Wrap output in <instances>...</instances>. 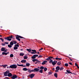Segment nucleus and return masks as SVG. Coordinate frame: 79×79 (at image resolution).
<instances>
[{
  "label": "nucleus",
  "mask_w": 79,
  "mask_h": 79,
  "mask_svg": "<svg viewBox=\"0 0 79 79\" xmlns=\"http://www.w3.org/2000/svg\"><path fill=\"white\" fill-rule=\"evenodd\" d=\"M37 62H35V64H37Z\"/></svg>",
  "instance_id": "nucleus-64"
},
{
  "label": "nucleus",
  "mask_w": 79,
  "mask_h": 79,
  "mask_svg": "<svg viewBox=\"0 0 79 79\" xmlns=\"http://www.w3.org/2000/svg\"><path fill=\"white\" fill-rule=\"evenodd\" d=\"M28 57L27 56H24V59H27Z\"/></svg>",
  "instance_id": "nucleus-34"
},
{
  "label": "nucleus",
  "mask_w": 79,
  "mask_h": 79,
  "mask_svg": "<svg viewBox=\"0 0 79 79\" xmlns=\"http://www.w3.org/2000/svg\"><path fill=\"white\" fill-rule=\"evenodd\" d=\"M68 57L69 59L71 61H73V60L72 59H71V58L70 57H69L68 56Z\"/></svg>",
  "instance_id": "nucleus-48"
},
{
  "label": "nucleus",
  "mask_w": 79,
  "mask_h": 79,
  "mask_svg": "<svg viewBox=\"0 0 79 79\" xmlns=\"http://www.w3.org/2000/svg\"><path fill=\"white\" fill-rule=\"evenodd\" d=\"M23 71H27V70H28V69L26 68H23Z\"/></svg>",
  "instance_id": "nucleus-21"
},
{
  "label": "nucleus",
  "mask_w": 79,
  "mask_h": 79,
  "mask_svg": "<svg viewBox=\"0 0 79 79\" xmlns=\"http://www.w3.org/2000/svg\"><path fill=\"white\" fill-rule=\"evenodd\" d=\"M21 63H26V60H22L21 61Z\"/></svg>",
  "instance_id": "nucleus-14"
},
{
  "label": "nucleus",
  "mask_w": 79,
  "mask_h": 79,
  "mask_svg": "<svg viewBox=\"0 0 79 79\" xmlns=\"http://www.w3.org/2000/svg\"><path fill=\"white\" fill-rule=\"evenodd\" d=\"M30 64L29 63H27L26 64V66H30Z\"/></svg>",
  "instance_id": "nucleus-27"
},
{
  "label": "nucleus",
  "mask_w": 79,
  "mask_h": 79,
  "mask_svg": "<svg viewBox=\"0 0 79 79\" xmlns=\"http://www.w3.org/2000/svg\"><path fill=\"white\" fill-rule=\"evenodd\" d=\"M47 68L46 67L44 68V71L45 72L47 71Z\"/></svg>",
  "instance_id": "nucleus-24"
},
{
  "label": "nucleus",
  "mask_w": 79,
  "mask_h": 79,
  "mask_svg": "<svg viewBox=\"0 0 79 79\" xmlns=\"http://www.w3.org/2000/svg\"><path fill=\"white\" fill-rule=\"evenodd\" d=\"M14 38V37H13V35H11L10 36H8L7 37H5L4 39H6V40H9V41H10V40H11V38Z\"/></svg>",
  "instance_id": "nucleus-2"
},
{
  "label": "nucleus",
  "mask_w": 79,
  "mask_h": 79,
  "mask_svg": "<svg viewBox=\"0 0 79 79\" xmlns=\"http://www.w3.org/2000/svg\"><path fill=\"white\" fill-rule=\"evenodd\" d=\"M59 60H62V58H58V59Z\"/></svg>",
  "instance_id": "nucleus-56"
},
{
  "label": "nucleus",
  "mask_w": 79,
  "mask_h": 79,
  "mask_svg": "<svg viewBox=\"0 0 79 79\" xmlns=\"http://www.w3.org/2000/svg\"><path fill=\"white\" fill-rule=\"evenodd\" d=\"M54 61L55 62V63H56V64L57 63V62H58L57 61H55L54 60Z\"/></svg>",
  "instance_id": "nucleus-57"
},
{
  "label": "nucleus",
  "mask_w": 79,
  "mask_h": 79,
  "mask_svg": "<svg viewBox=\"0 0 79 79\" xmlns=\"http://www.w3.org/2000/svg\"><path fill=\"white\" fill-rule=\"evenodd\" d=\"M64 65L65 66L67 67L68 66V63H66Z\"/></svg>",
  "instance_id": "nucleus-36"
},
{
  "label": "nucleus",
  "mask_w": 79,
  "mask_h": 79,
  "mask_svg": "<svg viewBox=\"0 0 79 79\" xmlns=\"http://www.w3.org/2000/svg\"><path fill=\"white\" fill-rule=\"evenodd\" d=\"M28 72H30V73H31V70L29 69H28L27 70Z\"/></svg>",
  "instance_id": "nucleus-41"
},
{
  "label": "nucleus",
  "mask_w": 79,
  "mask_h": 79,
  "mask_svg": "<svg viewBox=\"0 0 79 79\" xmlns=\"http://www.w3.org/2000/svg\"><path fill=\"white\" fill-rule=\"evenodd\" d=\"M46 63H47V61L46 60H44L43 61V62L42 63V64L43 65H44Z\"/></svg>",
  "instance_id": "nucleus-11"
},
{
  "label": "nucleus",
  "mask_w": 79,
  "mask_h": 79,
  "mask_svg": "<svg viewBox=\"0 0 79 79\" xmlns=\"http://www.w3.org/2000/svg\"><path fill=\"white\" fill-rule=\"evenodd\" d=\"M15 47H19L18 44H15Z\"/></svg>",
  "instance_id": "nucleus-46"
},
{
  "label": "nucleus",
  "mask_w": 79,
  "mask_h": 79,
  "mask_svg": "<svg viewBox=\"0 0 79 79\" xmlns=\"http://www.w3.org/2000/svg\"><path fill=\"white\" fill-rule=\"evenodd\" d=\"M32 61L33 62H35V61H36L37 59H33L32 60Z\"/></svg>",
  "instance_id": "nucleus-28"
},
{
  "label": "nucleus",
  "mask_w": 79,
  "mask_h": 79,
  "mask_svg": "<svg viewBox=\"0 0 79 79\" xmlns=\"http://www.w3.org/2000/svg\"><path fill=\"white\" fill-rule=\"evenodd\" d=\"M27 51H28V52H30L31 53V51L32 50H31V49H27Z\"/></svg>",
  "instance_id": "nucleus-20"
},
{
  "label": "nucleus",
  "mask_w": 79,
  "mask_h": 79,
  "mask_svg": "<svg viewBox=\"0 0 79 79\" xmlns=\"http://www.w3.org/2000/svg\"><path fill=\"white\" fill-rule=\"evenodd\" d=\"M31 72H35V71L34 70H34H33H33H31Z\"/></svg>",
  "instance_id": "nucleus-51"
},
{
  "label": "nucleus",
  "mask_w": 79,
  "mask_h": 79,
  "mask_svg": "<svg viewBox=\"0 0 79 79\" xmlns=\"http://www.w3.org/2000/svg\"><path fill=\"white\" fill-rule=\"evenodd\" d=\"M22 67H26V65H23V66Z\"/></svg>",
  "instance_id": "nucleus-60"
},
{
  "label": "nucleus",
  "mask_w": 79,
  "mask_h": 79,
  "mask_svg": "<svg viewBox=\"0 0 79 79\" xmlns=\"http://www.w3.org/2000/svg\"><path fill=\"white\" fill-rule=\"evenodd\" d=\"M0 39L2 40V42H3V41H4V40H3V38H0Z\"/></svg>",
  "instance_id": "nucleus-42"
},
{
  "label": "nucleus",
  "mask_w": 79,
  "mask_h": 79,
  "mask_svg": "<svg viewBox=\"0 0 79 79\" xmlns=\"http://www.w3.org/2000/svg\"><path fill=\"white\" fill-rule=\"evenodd\" d=\"M38 58H42V55H40L38 57Z\"/></svg>",
  "instance_id": "nucleus-49"
},
{
  "label": "nucleus",
  "mask_w": 79,
  "mask_h": 79,
  "mask_svg": "<svg viewBox=\"0 0 79 79\" xmlns=\"http://www.w3.org/2000/svg\"><path fill=\"white\" fill-rule=\"evenodd\" d=\"M9 73L10 71H9V70L6 71V72H4L3 73L4 76H8V73Z\"/></svg>",
  "instance_id": "nucleus-4"
},
{
  "label": "nucleus",
  "mask_w": 79,
  "mask_h": 79,
  "mask_svg": "<svg viewBox=\"0 0 79 79\" xmlns=\"http://www.w3.org/2000/svg\"><path fill=\"white\" fill-rule=\"evenodd\" d=\"M13 42H14V44H16L17 43V42L15 41H13Z\"/></svg>",
  "instance_id": "nucleus-47"
},
{
  "label": "nucleus",
  "mask_w": 79,
  "mask_h": 79,
  "mask_svg": "<svg viewBox=\"0 0 79 79\" xmlns=\"http://www.w3.org/2000/svg\"><path fill=\"white\" fill-rule=\"evenodd\" d=\"M8 47L9 48H11L12 47V46L11 44H9L8 45Z\"/></svg>",
  "instance_id": "nucleus-26"
},
{
  "label": "nucleus",
  "mask_w": 79,
  "mask_h": 79,
  "mask_svg": "<svg viewBox=\"0 0 79 79\" xmlns=\"http://www.w3.org/2000/svg\"><path fill=\"white\" fill-rule=\"evenodd\" d=\"M50 58V59H53V57H51V56H49Z\"/></svg>",
  "instance_id": "nucleus-58"
},
{
  "label": "nucleus",
  "mask_w": 79,
  "mask_h": 79,
  "mask_svg": "<svg viewBox=\"0 0 79 79\" xmlns=\"http://www.w3.org/2000/svg\"><path fill=\"white\" fill-rule=\"evenodd\" d=\"M7 76H8V77H11L12 76V74H11V73H9L7 75Z\"/></svg>",
  "instance_id": "nucleus-9"
},
{
  "label": "nucleus",
  "mask_w": 79,
  "mask_h": 79,
  "mask_svg": "<svg viewBox=\"0 0 79 79\" xmlns=\"http://www.w3.org/2000/svg\"><path fill=\"white\" fill-rule=\"evenodd\" d=\"M1 45H2V46H5L6 45L5 43L4 42V43H2Z\"/></svg>",
  "instance_id": "nucleus-38"
},
{
  "label": "nucleus",
  "mask_w": 79,
  "mask_h": 79,
  "mask_svg": "<svg viewBox=\"0 0 79 79\" xmlns=\"http://www.w3.org/2000/svg\"><path fill=\"white\" fill-rule=\"evenodd\" d=\"M13 44H14V43L12 42H11L10 43V45H13Z\"/></svg>",
  "instance_id": "nucleus-29"
},
{
  "label": "nucleus",
  "mask_w": 79,
  "mask_h": 79,
  "mask_svg": "<svg viewBox=\"0 0 79 79\" xmlns=\"http://www.w3.org/2000/svg\"><path fill=\"white\" fill-rule=\"evenodd\" d=\"M54 76L56 78H57L58 77V74H57V73H55L54 74Z\"/></svg>",
  "instance_id": "nucleus-15"
},
{
  "label": "nucleus",
  "mask_w": 79,
  "mask_h": 79,
  "mask_svg": "<svg viewBox=\"0 0 79 79\" xmlns=\"http://www.w3.org/2000/svg\"><path fill=\"white\" fill-rule=\"evenodd\" d=\"M52 64L53 65H55V64H56V63H55V61H52Z\"/></svg>",
  "instance_id": "nucleus-23"
},
{
  "label": "nucleus",
  "mask_w": 79,
  "mask_h": 79,
  "mask_svg": "<svg viewBox=\"0 0 79 79\" xmlns=\"http://www.w3.org/2000/svg\"><path fill=\"white\" fill-rule=\"evenodd\" d=\"M64 68L63 67H60V71H62L63 69H64Z\"/></svg>",
  "instance_id": "nucleus-33"
},
{
  "label": "nucleus",
  "mask_w": 79,
  "mask_h": 79,
  "mask_svg": "<svg viewBox=\"0 0 79 79\" xmlns=\"http://www.w3.org/2000/svg\"><path fill=\"white\" fill-rule=\"evenodd\" d=\"M17 65L19 66H23V64H22L21 65H19V64H17Z\"/></svg>",
  "instance_id": "nucleus-35"
},
{
  "label": "nucleus",
  "mask_w": 79,
  "mask_h": 79,
  "mask_svg": "<svg viewBox=\"0 0 79 79\" xmlns=\"http://www.w3.org/2000/svg\"><path fill=\"white\" fill-rule=\"evenodd\" d=\"M9 52H8L7 53L3 52H2V54L3 55H6L7 54H9Z\"/></svg>",
  "instance_id": "nucleus-10"
},
{
  "label": "nucleus",
  "mask_w": 79,
  "mask_h": 79,
  "mask_svg": "<svg viewBox=\"0 0 79 79\" xmlns=\"http://www.w3.org/2000/svg\"><path fill=\"white\" fill-rule=\"evenodd\" d=\"M69 64L71 65V66H73V63H72L71 62H69Z\"/></svg>",
  "instance_id": "nucleus-45"
},
{
  "label": "nucleus",
  "mask_w": 79,
  "mask_h": 79,
  "mask_svg": "<svg viewBox=\"0 0 79 79\" xmlns=\"http://www.w3.org/2000/svg\"><path fill=\"white\" fill-rule=\"evenodd\" d=\"M24 55V54H23L22 53H21L20 54V56H23Z\"/></svg>",
  "instance_id": "nucleus-40"
},
{
  "label": "nucleus",
  "mask_w": 79,
  "mask_h": 79,
  "mask_svg": "<svg viewBox=\"0 0 79 79\" xmlns=\"http://www.w3.org/2000/svg\"><path fill=\"white\" fill-rule=\"evenodd\" d=\"M8 66V65H1V66H3V67L4 68H5L6 66Z\"/></svg>",
  "instance_id": "nucleus-18"
},
{
  "label": "nucleus",
  "mask_w": 79,
  "mask_h": 79,
  "mask_svg": "<svg viewBox=\"0 0 79 79\" xmlns=\"http://www.w3.org/2000/svg\"><path fill=\"white\" fill-rule=\"evenodd\" d=\"M12 77H10V78L12 79H16V78H17L18 77H17V75H12Z\"/></svg>",
  "instance_id": "nucleus-5"
},
{
  "label": "nucleus",
  "mask_w": 79,
  "mask_h": 79,
  "mask_svg": "<svg viewBox=\"0 0 79 79\" xmlns=\"http://www.w3.org/2000/svg\"><path fill=\"white\" fill-rule=\"evenodd\" d=\"M18 47H16V46H15L14 47V50H17V49H18Z\"/></svg>",
  "instance_id": "nucleus-25"
},
{
  "label": "nucleus",
  "mask_w": 79,
  "mask_h": 79,
  "mask_svg": "<svg viewBox=\"0 0 79 79\" xmlns=\"http://www.w3.org/2000/svg\"><path fill=\"white\" fill-rule=\"evenodd\" d=\"M34 76H35V74L33 73H32L31 74L29 75V77H30L31 79H32V78H33V77H34Z\"/></svg>",
  "instance_id": "nucleus-6"
},
{
  "label": "nucleus",
  "mask_w": 79,
  "mask_h": 79,
  "mask_svg": "<svg viewBox=\"0 0 79 79\" xmlns=\"http://www.w3.org/2000/svg\"><path fill=\"white\" fill-rule=\"evenodd\" d=\"M52 59L50 58V57H48V58H47L46 59V60H47V61H50Z\"/></svg>",
  "instance_id": "nucleus-13"
},
{
  "label": "nucleus",
  "mask_w": 79,
  "mask_h": 79,
  "mask_svg": "<svg viewBox=\"0 0 79 79\" xmlns=\"http://www.w3.org/2000/svg\"><path fill=\"white\" fill-rule=\"evenodd\" d=\"M32 59H35V58H36L35 57V55H33V56L31 57Z\"/></svg>",
  "instance_id": "nucleus-19"
},
{
  "label": "nucleus",
  "mask_w": 79,
  "mask_h": 79,
  "mask_svg": "<svg viewBox=\"0 0 79 79\" xmlns=\"http://www.w3.org/2000/svg\"><path fill=\"white\" fill-rule=\"evenodd\" d=\"M39 72L40 73H43V70H40L39 71Z\"/></svg>",
  "instance_id": "nucleus-32"
},
{
  "label": "nucleus",
  "mask_w": 79,
  "mask_h": 79,
  "mask_svg": "<svg viewBox=\"0 0 79 79\" xmlns=\"http://www.w3.org/2000/svg\"><path fill=\"white\" fill-rule=\"evenodd\" d=\"M40 69H41V70H43L44 69V66H41L40 67Z\"/></svg>",
  "instance_id": "nucleus-22"
},
{
  "label": "nucleus",
  "mask_w": 79,
  "mask_h": 79,
  "mask_svg": "<svg viewBox=\"0 0 79 79\" xmlns=\"http://www.w3.org/2000/svg\"><path fill=\"white\" fill-rule=\"evenodd\" d=\"M35 72H39V71L40 70L39 69L36 68L34 69Z\"/></svg>",
  "instance_id": "nucleus-8"
},
{
  "label": "nucleus",
  "mask_w": 79,
  "mask_h": 79,
  "mask_svg": "<svg viewBox=\"0 0 79 79\" xmlns=\"http://www.w3.org/2000/svg\"><path fill=\"white\" fill-rule=\"evenodd\" d=\"M60 67L58 66H57L56 68V70H60Z\"/></svg>",
  "instance_id": "nucleus-16"
},
{
  "label": "nucleus",
  "mask_w": 79,
  "mask_h": 79,
  "mask_svg": "<svg viewBox=\"0 0 79 79\" xmlns=\"http://www.w3.org/2000/svg\"><path fill=\"white\" fill-rule=\"evenodd\" d=\"M34 55L35 56V58H36V57H37L38 56H39V55H37L35 54Z\"/></svg>",
  "instance_id": "nucleus-50"
},
{
  "label": "nucleus",
  "mask_w": 79,
  "mask_h": 79,
  "mask_svg": "<svg viewBox=\"0 0 79 79\" xmlns=\"http://www.w3.org/2000/svg\"><path fill=\"white\" fill-rule=\"evenodd\" d=\"M67 73H68L69 74H72L71 72H70V70H66Z\"/></svg>",
  "instance_id": "nucleus-12"
},
{
  "label": "nucleus",
  "mask_w": 79,
  "mask_h": 79,
  "mask_svg": "<svg viewBox=\"0 0 79 79\" xmlns=\"http://www.w3.org/2000/svg\"><path fill=\"white\" fill-rule=\"evenodd\" d=\"M37 53H38V54H39V53H40L39 52H37Z\"/></svg>",
  "instance_id": "nucleus-63"
},
{
  "label": "nucleus",
  "mask_w": 79,
  "mask_h": 79,
  "mask_svg": "<svg viewBox=\"0 0 79 79\" xmlns=\"http://www.w3.org/2000/svg\"><path fill=\"white\" fill-rule=\"evenodd\" d=\"M7 68L10 69V68H14V69H16L17 68V65L15 64H13L12 65H10V67L7 66Z\"/></svg>",
  "instance_id": "nucleus-1"
},
{
  "label": "nucleus",
  "mask_w": 79,
  "mask_h": 79,
  "mask_svg": "<svg viewBox=\"0 0 79 79\" xmlns=\"http://www.w3.org/2000/svg\"><path fill=\"white\" fill-rule=\"evenodd\" d=\"M53 62V60H51L49 61V63H52V62Z\"/></svg>",
  "instance_id": "nucleus-37"
},
{
  "label": "nucleus",
  "mask_w": 79,
  "mask_h": 79,
  "mask_svg": "<svg viewBox=\"0 0 79 79\" xmlns=\"http://www.w3.org/2000/svg\"><path fill=\"white\" fill-rule=\"evenodd\" d=\"M13 56H14L13 54H10V57L11 58H12L13 57Z\"/></svg>",
  "instance_id": "nucleus-30"
},
{
  "label": "nucleus",
  "mask_w": 79,
  "mask_h": 79,
  "mask_svg": "<svg viewBox=\"0 0 79 79\" xmlns=\"http://www.w3.org/2000/svg\"><path fill=\"white\" fill-rule=\"evenodd\" d=\"M57 64H58V65H60V64H61V62H58L57 63Z\"/></svg>",
  "instance_id": "nucleus-44"
},
{
  "label": "nucleus",
  "mask_w": 79,
  "mask_h": 79,
  "mask_svg": "<svg viewBox=\"0 0 79 79\" xmlns=\"http://www.w3.org/2000/svg\"><path fill=\"white\" fill-rule=\"evenodd\" d=\"M43 50V48H41L40 50H39V51H40V50Z\"/></svg>",
  "instance_id": "nucleus-55"
},
{
  "label": "nucleus",
  "mask_w": 79,
  "mask_h": 79,
  "mask_svg": "<svg viewBox=\"0 0 79 79\" xmlns=\"http://www.w3.org/2000/svg\"><path fill=\"white\" fill-rule=\"evenodd\" d=\"M31 51L33 52H31L30 53H31V54H35L37 53V52H36V50H31Z\"/></svg>",
  "instance_id": "nucleus-7"
},
{
  "label": "nucleus",
  "mask_w": 79,
  "mask_h": 79,
  "mask_svg": "<svg viewBox=\"0 0 79 79\" xmlns=\"http://www.w3.org/2000/svg\"><path fill=\"white\" fill-rule=\"evenodd\" d=\"M15 36L16 37V39H17V40H19V41H20L21 40H20V39H19V38H20V39H25L24 38H23V37L18 35H17Z\"/></svg>",
  "instance_id": "nucleus-3"
},
{
  "label": "nucleus",
  "mask_w": 79,
  "mask_h": 79,
  "mask_svg": "<svg viewBox=\"0 0 79 79\" xmlns=\"http://www.w3.org/2000/svg\"><path fill=\"white\" fill-rule=\"evenodd\" d=\"M4 52H7V49H5V50L4 51Z\"/></svg>",
  "instance_id": "nucleus-52"
},
{
  "label": "nucleus",
  "mask_w": 79,
  "mask_h": 79,
  "mask_svg": "<svg viewBox=\"0 0 79 79\" xmlns=\"http://www.w3.org/2000/svg\"><path fill=\"white\" fill-rule=\"evenodd\" d=\"M52 71H54L55 70V68H53L52 69Z\"/></svg>",
  "instance_id": "nucleus-59"
},
{
  "label": "nucleus",
  "mask_w": 79,
  "mask_h": 79,
  "mask_svg": "<svg viewBox=\"0 0 79 79\" xmlns=\"http://www.w3.org/2000/svg\"><path fill=\"white\" fill-rule=\"evenodd\" d=\"M23 49H21V51H23Z\"/></svg>",
  "instance_id": "nucleus-62"
},
{
  "label": "nucleus",
  "mask_w": 79,
  "mask_h": 79,
  "mask_svg": "<svg viewBox=\"0 0 79 79\" xmlns=\"http://www.w3.org/2000/svg\"><path fill=\"white\" fill-rule=\"evenodd\" d=\"M4 43H5V44H6V45L9 44L8 43V42H4Z\"/></svg>",
  "instance_id": "nucleus-43"
},
{
  "label": "nucleus",
  "mask_w": 79,
  "mask_h": 79,
  "mask_svg": "<svg viewBox=\"0 0 79 79\" xmlns=\"http://www.w3.org/2000/svg\"><path fill=\"white\" fill-rule=\"evenodd\" d=\"M36 62L37 63H40V62H41L40 61H39V60L36 59Z\"/></svg>",
  "instance_id": "nucleus-39"
},
{
  "label": "nucleus",
  "mask_w": 79,
  "mask_h": 79,
  "mask_svg": "<svg viewBox=\"0 0 79 79\" xmlns=\"http://www.w3.org/2000/svg\"><path fill=\"white\" fill-rule=\"evenodd\" d=\"M52 74V72H49L48 73V75H51Z\"/></svg>",
  "instance_id": "nucleus-31"
},
{
  "label": "nucleus",
  "mask_w": 79,
  "mask_h": 79,
  "mask_svg": "<svg viewBox=\"0 0 79 79\" xmlns=\"http://www.w3.org/2000/svg\"><path fill=\"white\" fill-rule=\"evenodd\" d=\"M5 49V48H2L1 49V51L2 52H4Z\"/></svg>",
  "instance_id": "nucleus-17"
},
{
  "label": "nucleus",
  "mask_w": 79,
  "mask_h": 79,
  "mask_svg": "<svg viewBox=\"0 0 79 79\" xmlns=\"http://www.w3.org/2000/svg\"><path fill=\"white\" fill-rule=\"evenodd\" d=\"M55 59L56 60H58V58H56Z\"/></svg>",
  "instance_id": "nucleus-61"
},
{
  "label": "nucleus",
  "mask_w": 79,
  "mask_h": 79,
  "mask_svg": "<svg viewBox=\"0 0 79 79\" xmlns=\"http://www.w3.org/2000/svg\"><path fill=\"white\" fill-rule=\"evenodd\" d=\"M58 70H55V72L56 73H58Z\"/></svg>",
  "instance_id": "nucleus-54"
},
{
  "label": "nucleus",
  "mask_w": 79,
  "mask_h": 79,
  "mask_svg": "<svg viewBox=\"0 0 79 79\" xmlns=\"http://www.w3.org/2000/svg\"><path fill=\"white\" fill-rule=\"evenodd\" d=\"M10 79V78H8V77H5L4 79Z\"/></svg>",
  "instance_id": "nucleus-53"
}]
</instances>
